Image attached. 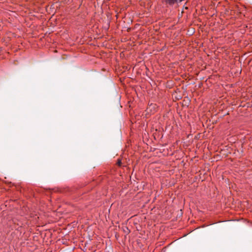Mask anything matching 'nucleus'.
Returning a JSON list of instances; mask_svg holds the SVG:
<instances>
[{"mask_svg":"<svg viewBox=\"0 0 252 252\" xmlns=\"http://www.w3.org/2000/svg\"><path fill=\"white\" fill-rule=\"evenodd\" d=\"M165 2L170 5H172L178 1V0H164Z\"/></svg>","mask_w":252,"mask_h":252,"instance_id":"f257e3e1","label":"nucleus"},{"mask_svg":"<svg viewBox=\"0 0 252 252\" xmlns=\"http://www.w3.org/2000/svg\"><path fill=\"white\" fill-rule=\"evenodd\" d=\"M117 164H118V165L119 166H121V164H122V162H121V160L119 159L117 162Z\"/></svg>","mask_w":252,"mask_h":252,"instance_id":"f03ea898","label":"nucleus"},{"mask_svg":"<svg viewBox=\"0 0 252 252\" xmlns=\"http://www.w3.org/2000/svg\"><path fill=\"white\" fill-rule=\"evenodd\" d=\"M152 105L151 104V105L149 106V109H150V107H152Z\"/></svg>","mask_w":252,"mask_h":252,"instance_id":"7ed1b4c3","label":"nucleus"}]
</instances>
